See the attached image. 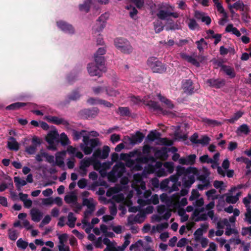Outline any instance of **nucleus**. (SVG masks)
I'll list each match as a JSON object with an SVG mask.
<instances>
[{
  "label": "nucleus",
  "instance_id": "17",
  "mask_svg": "<svg viewBox=\"0 0 251 251\" xmlns=\"http://www.w3.org/2000/svg\"><path fill=\"white\" fill-rule=\"evenodd\" d=\"M120 159L126 162V166L135 170H141L142 167L140 165H135V161L129 157L127 153H121L120 156Z\"/></svg>",
  "mask_w": 251,
  "mask_h": 251
},
{
  "label": "nucleus",
  "instance_id": "15",
  "mask_svg": "<svg viewBox=\"0 0 251 251\" xmlns=\"http://www.w3.org/2000/svg\"><path fill=\"white\" fill-rule=\"evenodd\" d=\"M58 134L56 131H51L46 136V141L49 144L48 149L50 150H56V144H58L57 141Z\"/></svg>",
  "mask_w": 251,
  "mask_h": 251
},
{
  "label": "nucleus",
  "instance_id": "16",
  "mask_svg": "<svg viewBox=\"0 0 251 251\" xmlns=\"http://www.w3.org/2000/svg\"><path fill=\"white\" fill-rule=\"evenodd\" d=\"M241 195V193L236 187H233L229 193L226 194V201L229 203H235L238 201Z\"/></svg>",
  "mask_w": 251,
  "mask_h": 251
},
{
  "label": "nucleus",
  "instance_id": "18",
  "mask_svg": "<svg viewBox=\"0 0 251 251\" xmlns=\"http://www.w3.org/2000/svg\"><path fill=\"white\" fill-rule=\"evenodd\" d=\"M94 162L93 157L85 158L81 160L79 166V173L81 176H85L87 174V168Z\"/></svg>",
  "mask_w": 251,
  "mask_h": 251
},
{
  "label": "nucleus",
  "instance_id": "21",
  "mask_svg": "<svg viewBox=\"0 0 251 251\" xmlns=\"http://www.w3.org/2000/svg\"><path fill=\"white\" fill-rule=\"evenodd\" d=\"M144 135L143 133L139 131L136 133L134 135H133L131 137L129 136H126L124 137V140L126 141H128L129 144L134 145L135 144L140 143L143 140Z\"/></svg>",
  "mask_w": 251,
  "mask_h": 251
},
{
  "label": "nucleus",
  "instance_id": "51",
  "mask_svg": "<svg viewBox=\"0 0 251 251\" xmlns=\"http://www.w3.org/2000/svg\"><path fill=\"white\" fill-rule=\"evenodd\" d=\"M163 167L166 169V171L168 174H171L174 171V164L172 162H166L163 164Z\"/></svg>",
  "mask_w": 251,
  "mask_h": 251
},
{
  "label": "nucleus",
  "instance_id": "10",
  "mask_svg": "<svg viewBox=\"0 0 251 251\" xmlns=\"http://www.w3.org/2000/svg\"><path fill=\"white\" fill-rule=\"evenodd\" d=\"M149 162L151 163H155L154 165H149L148 167L145 168V171L148 174L155 173V175L158 177L165 176L168 175V173L164 168L162 167L163 163L160 161L155 162V159L153 157H149Z\"/></svg>",
  "mask_w": 251,
  "mask_h": 251
},
{
  "label": "nucleus",
  "instance_id": "55",
  "mask_svg": "<svg viewBox=\"0 0 251 251\" xmlns=\"http://www.w3.org/2000/svg\"><path fill=\"white\" fill-rule=\"evenodd\" d=\"M203 122L207 126H219L222 125V123L219 122L209 119H204Z\"/></svg>",
  "mask_w": 251,
  "mask_h": 251
},
{
  "label": "nucleus",
  "instance_id": "37",
  "mask_svg": "<svg viewBox=\"0 0 251 251\" xmlns=\"http://www.w3.org/2000/svg\"><path fill=\"white\" fill-rule=\"evenodd\" d=\"M250 132V129L247 124H243L239 126L236 130V133L239 135L242 134L248 135Z\"/></svg>",
  "mask_w": 251,
  "mask_h": 251
},
{
  "label": "nucleus",
  "instance_id": "40",
  "mask_svg": "<svg viewBox=\"0 0 251 251\" xmlns=\"http://www.w3.org/2000/svg\"><path fill=\"white\" fill-rule=\"evenodd\" d=\"M88 102L91 104H95L99 103L102 104L106 107H111L112 104L108 101H106L104 100H97L91 98L88 100Z\"/></svg>",
  "mask_w": 251,
  "mask_h": 251
},
{
  "label": "nucleus",
  "instance_id": "53",
  "mask_svg": "<svg viewBox=\"0 0 251 251\" xmlns=\"http://www.w3.org/2000/svg\"><path fill=\"white\" fill-rule=\"evenodd\" d=\"M243 115V112L239 111L237 112L234 115L229 119H226L225 121L230 123H234L235 121H237Z\"/></svg>",
  "mask_w": 251,
  "mask_h": 251
},
{
  "label": "nucleus",
  "instance_id": "4",
  "mask_svg": "<svg viewBox=\"0 0 251 251\" xmlns=\"http://www.w3.org/2000/svg\"><path fill=\"white\" fill-rule=\"evenodd\" d=\"M105 53L104 48H100L95 54V63L89 64L88 71L91 76H100L102 72L104 71V58L102 56Z\"/></svg>",
  "mask_w": 251,
  "mask_h": 251
},
{
  "label": "nucleus",
  "instance_id": "2",
  "mask_svg": "<svg viewBox=\"0 0 251 251\" xmlns=\"http://www.w3.org/2000/svg\"><path fill=\"white\" fill-rule=\"evenodd\" d=\"M176 174L177 178L182 176V183L183 187L190 188L195 182L196 177L199 175V171L195 167H189L185 168L181 166H177L176 168Z\"/></svg>",
  "mask_w": 251,
  "mask_h": 251
},
{
  "label": "nucleus",
  "instance_id": "23",
  "mask_svg": "<svg viewBox=\"0 0 251 251\" xmlns=\"http://www.w3.org/2000/svg\"><path fill=\"white\" fill-rule=\"evenodd\" d=\"M103 243L106 246L104 251H121L119 249V246H117V243L114 241H110L109 239L105 238L103 239Z\"/></svg>",
  "mask_w": 251,
  "mask_h": 251
},
{
  "label": "nucleus",
  "instance_id": "58",
  "mask_svg": "<svg viewBox=\"0 0 251 251\" xmlns=\"http://www.w3.org/2000/svg\"><path fill=\"white\" fill-rule=\"evenodd\" d=\"M210 141V138L207 135H203L200 139H199L198 144H200L203 146H205L207 145Z\"/></svg>",
  "mask_w": 251,
  "mask_h": 251
},
{
  "label": "nucleus",
  "instance_id": "34",
  "mask_svg": "<svg viewBox=\"0 0 251 251\" xmlns=\"http://www.w3.org/2000/svg\"><path fill=\"white\" fill-rule=\"evenodd\" d=\"M64 200L68 204H75L77 202V197L75 193H71L65 196Z\"/></svg>",
  "mask_w": 251,
  "mask_h": 251
},
{
  "label": "nucleus",
  "instance_id": "42",
  "mask_svg": "<svg viewBox=\"0 0 251 251\" xmlns=\"http://www.w3.org/2000/svg\"><path fill=\"white\" fill-rule=\"evenodd\" d=\"M225 30L226 32H231L237 37L241 36V33L239 30L237 28L234 27L232 24H228L226 26Z\"/></svg>",
  "mask_w": 251,
  "mask_h": 251
},
{
  "label": "nucleus",
  "instance_id": "61",
  "mask_svg": "<svg viewBox=\"0 0 251 251\" xmlns=\"http://www.w3.org/2000/svg\"><path fill=\"white\" fill-rule=\"evenodd\" d=\"M26 105L25 103L24 102H16L13 104H11L8 106L6 107L7 109H12L14 110L18 109L21 107L24 106Z\"/></svg>",
  "mask_w": 251,
  "mask_h": 251
},
{
  "label": "nucleus",
  "instance_id": "12",
  "mask_svg": "<svg viewBox=\"0 0 251 251\" xmlns=\"http://www.w3.org/2000/svg\"><path fill=\"white\" fill-rule=\"evenodd\" d=\"M125 165L122 162L117 163L112 170L108 174L107 177L110 181L115 182L118 178L121 177L125 172Z\"/></svg>",
  "mask_w": 251,
  "mask_h": 251
},
{
  "label": "nucleus",
  "instance_id": "19",
  "mask_svg": "<svg viewBox=\"0 0 251 251\" xmlns=\"http://www.w3.org/2000/svg\"><path fill=\"white\" fill-rule=\"evenodd\" d=\"M128 155H129V158L132 157H134L135 155H137L138 157L135 160V163H137V165H140L143 163H148L149 162V157L145 156V157H140L141 154V152L138 150H134L132 151L129 152L127 153Z\"/></svg>",
  "mask_w": 251,
  "mask_h": 251
},
{
  "label": "nucleus",
  "instance_id": "31",
  "mask_svg": "<svg viewBox=\"0 0 251 251\" xmlns=\"http://www.w3.org/2000/svg\"><path fill=\"white\" fill-rule=\"evenodd\" d=\"M221 70L224 72L230 78H234L236 75L234 68L230 66L222 65Z\"/></svg>",
  "mask_w": 251,
  "mask_h": 251
},
{
  "label": "nucleus",
  "instance_id": "41",
  "mask_svg": "<svg viewBox=\"0 0 251 251\" xmlns=\"http://www.w3.org/2000/svg\"><path fill=\"white\" fill-rule=\"evenodd\" d=\"M32 220L36 222H39L43 216L42 213L38 210H32L31 211Z\"/></svg>",
  "mask_w": 251,
  "mask_h": 251
},
{
  "label": "nucleus",
  "instance_id": "59",
  "mask_svg": "<svg viewBox=\"0 0 251 251\" xmlns=\"http://www.w3.org/2000/svg\"><path fill=\"white\" fill-rule=\"evenodd\" d=\"M57 235L59 240L58 244H63L67 243L68 236L66 233L57 234Z\"/></svg>",
  "mask_w": 251,
  "mask_h": 251
},
{
  "label": "nucleus",
  "instance_id": "8",
  "mask_svg": "<svg viewBox=\"0 0 251 251\" xmlns=\"http://www.w3.org/2000/svg\"><path fill=\"white\" fill-rule=\"evenodd\" d=\"M180 186L181 182L179 181L177 176L175 175H171L160 183V189L169 193L178 191Z\"/></svg>",
  "mask_w": 251,
  "mask_h": 251
},
{
  "label": "nucleus",
  "instance_id": "64",
  "mask_svg": "<svg viewBox=\"0 0 251 251\" xmlns=\"http://www.w3.org/2000/svg\"><path fill=\"white\" fill-rule=\"evenodd\" d=\"M213 186L216 189H220V190H224L226 187L223 181L218 180L214 181Z\"/></svg>",
  "mask_w": 251,
  "mask_h": 251
},
{
  "label": "nucleus",
  "instance_id": "50",
  "mask_svg": "<svg viewBox=\"0 0 251 251\" xmlns=\"http://www.w3.org/2000/svg\"><path fill=\"white\" fill-rule=\"evenodd\" d=\"M209 163L211 164V167L213 169H217L218 173L222 176H226V173L224 170L222 168V167L219 166L218 162H210Z\"/></svg>",
  "mask_w": 251,
  "mask_h": 251
},
{
  "label": "nucleus",
  "instance_id": "33",
  "mask_svg": "<svg viewBox=\"0 0 251 251\" xmlns=\"http://www.w3.org/2000/svg\"><path fill=\"white\" fill-rule=\"evenodd\" d=\"M116 48L124 53H130L133 50V48L129 44V42L126 43L124 46L117 44Z\"/></svg>",
  "mask_w": 251,
  "mask_h": 251
},
{
  "label": "nucleus",
  "instance_id": "30",
  "mask_svg": "<svg viewBox=\"0 0 251 251\" xmlns=\"http://www.w3.org/2000/svg\"><path fill=\"white\" fill-rule=\"evenodd\" d=\"M157 97L160 101L162 103L163 106L168 108L169 109H172L174 107V104L169 100L161 96L160 94L157 95Z\"/></svg>",
  "mask_w": 251,
  "mask_h": 251
},
{
  "label": "nucleus",
  "instance_id": "28",
  "mask_svg": "<svg viewBox=\"0 0 251 251\" xmlns=\"http://www.w3.org/2000/svg\"><path fill=\"white\" fill-rule=\"evenodd\" d=\"M66 151L70 155L75 156L79 159H81L83 157V155L81 152L78 151L77 148L73 147L72 146H68Z\"/></svg>",
  "mask_w": 251,
  "mask_h": 251
},
{
  "label": "nucleus",
  "instance_id": "9",
  "mask_svg": "<svg viewBox=\"0 0 251 251\" xmlns=\"http://www.w3.org/2000/svg\"><path fill=\"white\" fill-rule=\"evenodd\" d=\"M175 9L174 6L168 3L162 4L158 10L156 14L158 18L161 20H166L170 17L177 18L179 14L177 12H173Z\"/></svg>",
  "mask_w": 251,
  "mask_h": 251
},
{
  "label": "nucleus",
  "instance_id": "32",
  "mask_svg": "<svg viewBox=\"0 0 251 251\" xmlns=\"http://www.w3.org/2000/svg\"><path fill=\"white\" fill-rule=\"evenodd\" d=\"M208 226L207 224H203L201 226V227L197 229L195 232L194 235L195 241L203 238L202 237L204 231H205L208 228Z\"/></svg>",
  "mask_w": 251,
  "mask_h": 251
},
{
  "label": "nucleus",
  "instance_id": "24",
  "mask_svg": "<svg viewBox=\"0 0 251 251\" xmlns=\"http://www.w3.org/2000/svg\"><path fill=\"white\" fill-rule=\"evenodd\" d=\"M194 16L197 19L201 20L202 22L205 23L207 25H209L211 22L210 18L203 12L196 11Z\"/></svg>",
  "mask_w": 251,
  "mask_h": 251
},
{
  "label": "nucleus",
  "instance_id": "35",
  "mask_svg": "<svg viewBox=\"0 0 251 251\" xmlns=\"http://www.w3.org/2000/svg\"><path fill=\"white\" fill-rule=\"evenodd\" d=\"M244 4L241 0H238L233 4H229L228 8L232 13H234L233 9L243 10Z\"/></svg>",
  "mask_w": 251,
  "mask_h": 251
},
{
  "label": "nucleus",
  "instance_id": "3",
  "mask_svg": "<svg viewBox=\"0 0 251 251\" xmlns=\"http://www.w3.org/2000/svg\"><path fill=\"white\" fill-rule=\"evenodd\" d=\"M126 190H123L119 186H116L110 188L106 192V196L108 197H111L113 201L122 203L127 206H130L132 202L130 199L133 197V191H130L126 198H125L124 195L121 193V191L126 192Z\"/></svg>",
  "mask_w": 251,
  "mask_h": 251
},
{
  "label": "nucleus",
  "instance_id": "14",
  "mask_svg": "<svg viewBox=\"0 0 251 251\" xmlns=\"http://www.w3.org/2000/svg\"><path fill=\"white\" fill-rule=\"evenodd\" d=\"M150 99V97H145V98L141 100L139 97H132L131 98V101L137 104H140L141 102H143L145 104L148 105L151 108H153L154 109H160V108L158 104L152 100H149Z\"/></svg>",
  "mask_w": 251,
  "mask_h": 251
},
{
  "label": "nucleus",
  "instance_id": "47",
  "mask_svg": "<svg viewBox=\"0 0 251 251\" xmlns=\"http://www.w3.org/2000/svg\"><path fill=\"white\" fill-rule=\"evenodd\" d=\"M211 186L210 181L208 179L202 180L200 184L198 185V189L200 190H203L208 188Z\"/></svg>",
  "mask_w": 251,
  "mask_h": 251
},
{
  "label": "nucleus",
  "instance_id": "39",
  "mask_svg": "<svg viewBox=\"0 0 251 251\" xmlns=\"http://www.w3.org/2000/svg\"><path fill=\"white\" fill-rule=\"evenodd\" d=\"M124 242L121 246H119V249L121 251H124L126 248L129 245L130 243V239L131 238V235L129 233H127L124 236Z\"/></svg>",
  "mask_w": 251,
  "mask_h": 251
},
{
  "label": "nucleus",
  "instance_id": "43",
  "mask_svg": "<svg viewBox=\"0 0 251 251\" xmlns=\"http://www.w3.org/2000/svg\"><path fill=\"white\" fill-rule=\"evenodd\" d=\"M186 23H187L189 28L192 30H196L199 27V25L196 20L193 18L188 19Z\"/></svg>",
  "mask_w": 251,
  "mask_h": 251
},
{
  "label": "nucleus",
  "instance_id": "46",
  "mask_svg": "<svg viewBox=\"0 0 251 251\" xmlns=\"http://www.w3.org/2000/svg\"><path fill=\"white\" fill-rule=\"evenodd\" d=\"M205 195L206 196L208 200H212V201H214L215 200L218 199V196L217 194V192L214 189H212L207 191L205 193Z\"/></svg>",
  "mask_w": 251,
  "mask_h": 251
},
{
  "label": "nucleus",
  "instance_id": "63",
  "mask_svg": "<svg viewBox=\"0 0 251 251\" xmlns=\"http://www.w3.org/2000/svg\"><path fill=\"white\" fill-rule=\"evenodd\" d=\"M17 246L19 248L25 250L28 246V243L20 238L17 241Z\"/></svg>",
  "mask_w": 251,
  "mask_h": 251
},
{
  "label": "nucleus",
  "instance_id": "1",
  "mask_svg": "<svg viewBox=\"0 0 251 251\" xmlns=\"http://www.w3.org/2000/svg\"><path fill=\"white\" fill-rule=\"evenodd\" d=\"M131 185L132 188L136 191L138 197L137 202L140 207L151 204L156 205L159 203L160 198L157 194L152 195L149 199L151 196V192L150 190H146L145 182L142 180V176L140 174H136L133 176Z\"/></svg>",
  "mask_w": 251,
  "mask_h": 251
},
{
  "label": "nucleus",
  "instance_id": "62",
  "mask_svg": "<svg viewBox=\"0 0 251 251\" xmlns=\"http://www.w3.org/2000/svg\"><path fill=\"white\" fill-rule=\"evenodd\" d=\"M229 226V221L226 219H224L218 222L217 224V228L218 229H223L225 226Z\"/></svg>",
  "mask_w": 251,
  "mask_h": 251
},
{
  "label": "nucleus",
  "instance_id": "38",
  "mask_svg": "<svg viewBox=\"0 0 251 251\" xmlns=\"http://www.w3.org/2000/svg\"><path fill=\"white\" fill-rule=\"evenodd\" d=\"M58 26L62 30L68 32L69 33H72L73 32V28L72 26L66 24L64 22L60 21L57 23Z\"/></svg>",
  "mask_w": 251,
  "mask_h": 251
},
{
  "label": "nucleus",
  "instance_id": "11",
  "mask_svg": "<svg viewBox=\"0 0 251 251\" xmlns=\"http://www.w3.org/2000/svg\"><path fill=\"white\" fill-rule=\"evenodd\" d=\"M156 210L159 215L154 214L151 216V221L152 223L159 222L162 219L167 220L171 216V209L166 208L164 205H158Z\"/></svg>",
  "mask_w": 251,
  "mask_h": 251
},
{
  "label": "nucleus",
  "instance_id": "7",
  "mask_svg": "<svg viewBox=\"0 0 251 251\" xmlns=\"http://www.w3.org/2000/svg\"><path fill=\"white\" fill-rule=\"evenodd\" d=\"M96 204V201L93 198L83 199L82 205L87 207V210L84 213L85 219L82 221L83 227L85 229L87 233L91 231L92 226L87 220L86 218L94 211Z\"/></svg>",
  "mask_w": 251,
  "mask_h": 251
},
{
  "label": "nucleus",
  "instance_id": "20",
  "mask_svg": "<svg viewBox=\"0 0 251 251\" xmlns=\"http://www.w3.org/2000/svg\"><path fill=\"white\" fill-rule=\"evenodd\" d=\"M146 217L145 213L143 212L139 213L135 216L131 215L127 219V224L132 225L136 223H142L145 221Z\"/></svg>",
  "mask_w": 251,
  "mask_h": 251
},
{
  "label": "nucleus",
  "instance_id": "36",
  "mask_svg": "<svg viewBox=\"0 0 251 251\" xmlns=\"http://www.w3.org/2000/svg\"><path fill=\"white\" fill-rule=\"evenodd\" d=\"M182 88L184 91L188 94H192L194 92L192 87V81L191 80H186L183 82Z\"/></svg>",
  "mask_w": 251,
  "mask_h": 251
},
{
  "label": "nucleus",
  "instance_id": "52",
  "mask_svg": "<svg viewBox=\"0 0 251 251\" xmlns=\"http://www.w3.org/2000/svg\"><path fill=\"white\" fill-rule=\"evenodd\" d=\"M91 3V0H86L84 4L79 5V10L82 12H87L89 10Z\"/></svg>",
  "mask_w": 251,
  "mask_h": 251
},
{
  "label": "nucleus",
  "instance_id": "13",
  "mask_svg": "<svg viewBox=\"0 0 251 251\" xmlns=\"http://www.w3.org/2000/svg\"><path fill=\"white\" fill-rule=\"evenodd\" d=\"M147 65L154 73H162L166 70L165 66L155 57H152L149 58Z\"/></svg>",
  "mask_w": 251,
  "mask_h": 251
},
{
  "label": "nucleus",
  "instance_id": "6",
  "mask_svg": "<svg viewBox=\"0 0 251 251\" xmlns=\"http://www.w3.org/2000/svg\"><path fill=\"white\" fill-rule=\"evenodd\" d=\"M85 132L84 130L80 132L75 131L73 132V138L74 140H77L83 137V144L80 145V148L85 154H90L93 149L98 146L99 141L97 139L89 140V136L84 134Z\"/></svg>",
  "mask_w": 251,
  "mask_h": 251
},
{
  "label": "nucleus",
  "instance_id": "44",
  "mask_svg": "<svg viewBox=\"0 0 251 251\" xmlns=\"http://www.w3.org/2000/svg\"><path fill=\"white\" fill-rule=\"evenodd\" d=\"M108 14L106 13H105L104 14L101 15L99 18L98 20L97 21V24L98 25H100V30H102L104 26H105V23L106 20L108 19Z\"/></svg>",
  "mask_w": 251,
  "mask_h": 251
},
{
  "label": "nucleus",
  "instance_id": "25",
  "mask_svg": "<svg viewBox=\"0 0 251 251\" xmlns=\"http://www.w3.org/2000/svg\"><path fill=\"white\" fill-rule=\"evenodd\" d=\"M169 226L167 222H164L160 224L154 225L151 227V234H154L156 232L161 233Z\"/></svg>",
  "mask_w": 251,
  "mask_h": 251
},
{
  "label": "nucleus",
  "instance_id": "48",
  "mask_svg": "<svg viewBox=\"0 0 251 251\" xmlns=\"http://www.w3.org/2000/svg\"><path fill=\"white\" fill-rule=\"evenodd\" d=\"M160 133L156 130H152L148 135V139L151 141H153L160 139Z\"/></svg>",
  "mask_w": 251,
  "mask_h": 251
},
{
  "label": "nucleus",
  "instance_id": "5",
  "mask_svg": "<svg viewBox=\"0 0 251 251\" xmlns=\"http://www.w3.org/2000/svg\"><path fill=\"white\" fill-rule=\"evenodd\" d=\"M160 201L164 203L170 209L176 210L180 209L181 206H185L188 203L187 199L182 198L180 201V195L179 193H175L171 196H169L166 193H163L160 195Z\"/></svg>",
  "mask_w": 251,
  "mask_h": 251
},
{
  "label": "nucleus",
  "instance_id": "27",
  "mask_svg": "<svg viewBox=\"0 0 251 251\" xmlns=\"http://www.w3.org/2000/svg\"><path fill=\"white\" fill-rule=\"evenodd\" d=\"M207 83L210 86L220 88L225 85V81L224 79H209L207 80Z\"/></svg>",
  "mask_w": 251,
  "mask_h": 251
},
{
  "label": "nucleus",
  "instance_id": "56",
  "mask_svg": "<svg viewBox=\"0 0 251 251\" xmlns=\"http://www.w3.org/2000/svg\"><path fill=\"white\" fill-rule=\"evenodd\" d=\"M8 234L9 239L12 241H15L17 239L19 235L18 231L14 229H9Z\"/></svg>",
  "mask_w": 251,
  "mask_h": 251
},
{
  "label": "nucleus",
  "instance_id": "57",
  "mask_svg": "<svg viewBox=\"0 0 251 251\" xmlns=\"http://www.w3.org/2000/svg\"><path fill=\"white\" fill-rule=\"evenodd\" d=\"M178 214L180 216L181 222H184L188 220L189 216L186 213L184 209H178Z\"/></svg>",
  "mask_w": 251,
  "mask_h": 251
},
{
  "label": "nucleus",
  "instance_id": "54",
  "mask_svg": "<svg viewBox=\"0 0 251 251\" xmlns=\"http://www.w3.org/2000/svg\"><path fill=\"white\" fill-rule=\"evenodd\" d=\"M14 180L17 188H20L26 184V181L25 180L18 176L14 177Z\"/></svg>",
  "mask_w": 251,
  "mask_h": 251
},
{
  "label": "nucleus",
  "instance_id": "45",
  "mask_svg": "<svg viewBox=\"0 0 251 251\" xmlns=\"http://www.w3.org/2000/svg\"><path fill=\"white\" fill-rule=\"evenodd\" d=\"M7 145L8 148L10 150L17 151L19 149V144L13 137L9 139Z\"/></svg>",
  "mask_w": 251,
  "mask_h": 251
},
{
  "label": "nucleus",
  "instance_id": "49",
  "mask_svg": "<svg viewBox=\"0 0 251 251\" xmlns=\"http://www.w3.org/2000/svg\"><path fill=\"white\" fill-rule=\"evenodd\" d=\"M76 218L72 212L70 213L68 216V221L67 225L71 228H73L75 226V223Z\"/></svg>",
  "mask_w": 251,
  "mask_h": 251
},
{
  "label": "nucleus",
  "instance_id": "60",
  "mask_svg": "<svg viewBox=\"0 0 251 251\" xmlns=\"http://www.w3.org/2000/svg\"><path fill=\"white\" fill-rule=\"evenodd\" d=\"M46 119L48 121L55 124H60L63 122V120L62 119L54 116H48L46 117Z\"/></svg>",
  "mask_w": 251,
  "mask_h": 251
},
{
  "label": "nucleus",
  "instance_id": "26",
  "mask_svg": "<svg viewBox=\"0 0 251 251\" xmlns=\"http://www.w3.org/2000/svg\"><path fill=\"white\" fill-rule=\"evenodd\" d=\"M66 151H64L58 152L55 154V161L54 165L59 167H63L64 166V159L66 156Z\"/></svg>",
  "mask_w": 251,
  "mask_h": 251
},
{
  "label": "nucleus",
  "instance_id": "22",
  "mask_svg": "<svg viewBox=\"0 0 251 251\" xmlns=\"http://www.w3.org/2000/svg\"><path fill=\"white\" fill-rule=\"evenodd\" d=\"M112 163L110 162H105L101 164L99 162L95 163L94 164V169L97 171H99L101 176H104L106 175V171L109 169Z\"/></svg>",
  "mask_w": 251,
  "mask_h": 251
},
{
  "label": "nucleus",
  "instance_id": "29",
  "mask_svg": "<svg viewBox=\"0 0 251 251\" xmlns=\"http://www.w3.org/2000/svg\"><path fill=\"white\" fill-rule=\"evenodd\" d=\"M154 155L158 159L163 160L167 159L168 157L167 149L164 147L160 150H157L155 152Z\"/></svg>",
  "mask_w": 251,
  "mask_h": 251
}]
</instances>
